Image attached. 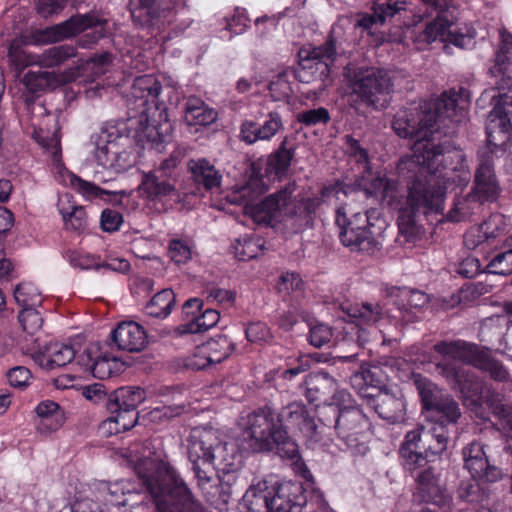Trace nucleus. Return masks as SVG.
<instances>
[{"label":"nucleus","mask_w":512,"mask_h":512,"mask_svg":"<svg viewBox=\"0 0 512 512\" xmlns=\"http://www.w3.org/2000/svg\"><path fill=\"white\" fill-rule=\"evenodd\" d=\"M296 189V184L289 182L259 203L247 205L246 213L255 223L271 226L294 218L306 220L319 203L316 199L300 198Z\"/></svg>","instance_id":"5"},{"label":"nucleus","mask_w":512,"mask_h":512,"mask_svg":"<svg viewBox=\"0 0 512 512\" xmlns=\"http://www.w3.org/2000/svg\"><path fill=\"white\" fill-rule=\"evenodd\" d=\"M198 487L206 498L207 502L216 508L228 504L232 491L231 486L226 482L214 479L210 473L199 476Z\"/></svg>","instance_id":"27"},{"label":"nucleus","mask_w":512,"mask_h":512,"mask_svg":"<svg viewBox=\"0 0 512 512\" xmlns=\"http://www.w3.org/2000/svg\"><path fill=\"white\" fill-rule=\"evenodd\" d=\"M77 350L73 345L65 343H50L43 351L33 354V360L46 370L64 367L71 363Z\"/></svg>","instance_id":"23"},{"label":"nucleus","mask_w":512,"mask_h":512,"mask_svg":"<svg viewBox=\"0 0 512 512\" xmlns=\"http://www.w3.org/2000/svg\"><path fill=\"white\" fill-rule=\"evenodd\" d=\"M76 56L77 49L72 45L53 46L44 50L41 54H36L34 65H38L41 68L58 67Z\"/></svg>","instance_id":"35"},{"label":"nucleus","mask_w":512,"mask_h":512,"mask_svg":"<svg viewBox=\"0 0 512 512\" xmlns=\"http://www.w3.org/2000/svg\"><path fill=\"white\" fill-rule=\"evenodd\" d=\"M110 498L107 500L113 506H127L131 505L130 497L137 493L135 483L130 480H120L108 487Z\"/></svg>","instance_id":"47"},{"label":"nucleus","mask_w":512,"mask_h":512,"mask_svg":"<svg viewBox=\"0 0 512 512\" xmlns=\"http://www.w3.org/2000/svg\"><path fill=\"white\" fill-rule=\"evenodd\" d=\"M270 494L266 482L252 485L242 498V506L246 512H270Z\"/></svg>","instance_id":"34"},{"label":"nucleus","mask_w":512,"mask_h":512,"mask_svg":"<svg viewBox=\"0 0 512 512\" xmlns=\"http://www.w3.org/2000/svg\"><path fill=\"white\" fill-rule=\"evenodd\" d=\"M485 447L483 443L476 440L468 443L462 449L464 468L473 478L495 482L502 477V472L490 463Z\"/></svg>","instance_id":"17"},{"label":"nucleus","mask_w":512,"mask_h":512,"mask_svg":"<svg viewBox=\"0 0 512 512\" xmlns=\"http://www.w3.org/2000/svg\"><path fill=\"white\" fill-rule=\"evenodd\" d=\"M296 119L305 126H315L319 124H327L330 121L329 111L324 107L308 109L297 113Z\"/></svg>","instance_id":"58"},{"label":"nucleus","mask_w":512,"mask_h":512,"mask_svg":"<svg viewBox=\"0 0 512 512\" xmlns=\"http://www.w3.org/2000/svg\"><path fill=\"white\" fill-rule=\"evenodd\" d=\"M456 21L446 22L435 16L432 21L426 24L425 28L414 36V41L418 44L429 45L437 40L441 42H449L456 46H463L464 36L456 35L452 30V26Z\"/></svg>","instance_id":"22"},{"label":"nucleus","mask_w":512,"mask_h":512,"mask_svg":"<svg viewBox=\"0 0 512 512\" xmlns=\"http://www.w3.org/2000/svg\"><path fill=\"white\" fill-rule=\"evenodd\" d=\"M18 318L23 330L29 334H34L43 324L40 313L34 307L22 308Z\"/></svg>","instance_id":"59"},{"label":"nucleus","mask_w":512,"mask_h":512,"mask_svg":"<svg viewBox=\"0 0 512 512\" xmlns=\"http://www.w3.org/2000/svg\"><path fill=\"white\" fill-rule=\"evenodd\" d=\"M217 118L214 109L209 108L201 99L190 97L184 108V122L188 126H207L213 123Z\"/></svg>","instance_id":"32"},{"label":"nucleus","mask_w":512,"mask_h":512,"mask_svg":"<svg viewBox=\"0 0 512 512\" xmlns=\"http://www.w3.org/2000/svg\"><path fill=\"white\" fill-rule=\"evenodd\" d=\"M305 501L301 484L290 481L282 482L271 489L270 512H300Z\"/></svg>","instance_id":"18"},{"label":"nucleus","mask_w":512,"mask_h":512,"mask_svg":"<svg viewBox=\"0 0 512 512\" xmlns=\"http://www.w3.org/2000/svg\"><path fill=\"white\" fill-rule=\"evenodd\" d=\"M345 311L358 325L364 326H372L382 317V308L378 303H356L347 306Z\"/></svg>","instance_id":"36"},{"label":"nucleus","mask_w":512,"mask_h":512,"mask_svg":"<svg viewBox=\"0 0 512 512\" xmlns=\"http://www.w3.org/2000/svg\"><path fill=\"white\" fill-rule=\"evenodd\" d=\"M487 269L492 274H512V236L501 242L499 252L491 258Z\"/></svg>","instance_id":"40"},{"label":"nucleus","mask_w":512,"mask_h":512,"mask_svg":"<svg viewBox=\"0 0 512 512\" xmlns=\"http://www.w3.org/2000/svg\"><path fill=\"white\" fill-rule=\"evenodd\" d=\"M25 41L22 39H14L8 49V57L17 69H24L27 66L34 65L36 54L28 53L23 49Z\"/></svg>","instance_id":"54"},{"label":"nucleus","mask_w":512,"mask_h":512,"mask_svg":"<svg viewBox=\"0 0 512 512\" xmlns=\"http://www.w3.org/2000/svg\"><path fill=\"white\" fill-rule=\"evenodd\" d=\"M282 129L281 115L276 111H271L262 123L252 120L244 121L241 125L240 137L245 143L251 145L258 141H269Z\"/></svg>","instance_id":"20"},{"label":"nucleus","mask_w":512,"mask_h":512,"mask_svg":"<svg viewBox=\"0 0 512 512\" xmlns=\"http://www.w3.org/2000/svg\"><path fill=\"white\" fill-rule=\"evenodd\" d=\"M263 247V241L260 238L244 237L235 241L232 252L238 260L247 261L258 257Z\"/></svg>","instance_id":"49"},{"label":"nucleus","mask_w":512,"mask_h":512,"mask_svg":"<svg viewBox=\"0 0 512 512\" xmlns=\"http://www.w3.org/2000/svg\"><path fill=\"white\" fill-rule=\"evenodd\" d=\"M496 150L504 152L506 148L500 149L488 142V146L480 149L478 152L473 197L481 202L494 201L500 194V186L494 171V153Z\"/></svg>","instance_id":"11"},{"label":"nucleus","mask_w":512,"mask_h":512,"mask_svg":"<svg viewBox=\"0 0 512 512\" xmlns=\"http://www.w3.org/2000/svg\"><path fill=\"white\" fill-rule=\"evenodd\" d=\"M425 6L423 15L414 16V24L420 23L424 17H439L446 22L456 21V8L453 0H421Z\"/></svg>","instance_id":"37"},{"label":"nucleus","mask_w":512,"mask_h":512,"mask_svg":"<svg viewBox=\"0 0 512 512\" xmlns=\"http://www.w3.org/2000/svg\"><path fill=\"white\" fill-rule=\"evenodd\" d=\"M220 315L214 309H206L201 315H197L194 320L179 327L181 333H200L206 331L217 324Z\"/></svg>","instance_id":"50"},{"label":"nucleus","mask_w":512,"mask_h":512,"mask_svg":"<svg viewBox=\"0 0 512 512\" xmlns=\"http://www.w3.org/2000/svg\"><path fill=\"white\" fill-rule=\"evenodd\" d=\"M334 33L335 30L333 29L324 44L308 50L305 59L323 63L325 68L328 69V67L335 61L337 55Z\"/></svg>","instance_id":"48"},{"label":"nucleus","mask_w":512,"mask_h":512,"mask_svg":"<svg viewBox=\"0 0 512 512\" xmlns=\"http://www.w3.org/2000/svg\"><path fill=\"white\" fill-rule=\"evenodd\" d=\"M335 223L341 243L351 251L374 253L380 249L379 237L371 230L374 225L365 213L352 212L346 204L341 205L336 209Z\"/></svg>","instance_id":"8"},{"label":"nucleus","mask_w":512,"mask_h":512,"mask_svg":"<svg viewBox=\"0 0 512 512\" xmlns=\"http://www.w3.org/2000/svg\"><path fill=\"white\" fill-rule=\"evenodd\" d=\"M141 8L146 9L149 15L160 11H169L185 7L184 0H138Z\"/></svg>","instance_id":"62"},{"label":"nucleus","mask_w":512,"mask_h":512,"mask_svg":"<svg viewBox=\"0 0 512 512\" xmlns=\"http://www.w3.org/2000/svg\"><path fill=\"white\" fill-rule=\"evenodd\" d=\"M472 366L487 372L493 380L498 382H506L510 378L505 366L482 348L479 349Z\"/></svg>","instance_id":"38"},{"label":"nucleus","mask_w":512,"mask_h":512,"mask_svg":"<svg viewBox=\"0 0 512 512\" xmlns=\"http://www.w3.org/2000/svg\"><path fill=\"white\" fill-rule=\"evenodd\" d=\"M141 189L151 200H161L168 198L173 202L180 201V193L175 188L173 181L160 178L150 173L143 175Z\"/></svg>","instance_id":"28"},{"label":"nucleus","mask_w":512,"mask_h":512,"mask_svg":"<svg viewBox=\"0 0 512 512\" xmlns=\"http://www.w3.org/2000/svg\"><path fill=\"white\" fill-rule=\"evenodd\" d=\"M377 370V367L361 365L360 370L353 373L350 378L352 387L357 391L363 400L365 394H375V392L378 390V388L375 386Z\"/></svg>","instance_id":"42"},{"label":"nucleus","mask_w":512,"mask_h":512,"mask_svg":"<svg viewBox=\"0 0 512 512\" xmlns=\"http://www.w3.org/2000/svg\"><path fill=\"white\" fill-rule=\"evenodd\" d=\"M399 292L402 302L400 309L407 311L411 309H419L428 303V296L421 291L401 289Z\"/></svg>","instance_id":"61"},{"label":"nucleus","mask_w":512,"mask_h":512,"mask_svg":"<svg viewBox=\"0 0 512 512\" xmlns=\"http://www.w3.org/2000/svg\"><path fill=\"white\" fill-rule=\"evenodd\" d=\"M14 298L22 308L35 307L41 303V295L32 283H21L14 290Z\"/></svg>","instance_id":"53"},{"label":"nucleus","mask_w":512,"mask_h":512,"mask_svg":"<svg viewBox=\"0 0 512 512\" xmlns=\"http://www.w3.org/2000/svg\"><path fill=\"white\" fill-rule=\"evenodd\" d=\"M459 497L475 507L486 508L489 506L492 493L478 482H468L460 486Z\"/></svg>","instance_id":"39"},{"label":"nucleus","mask_w":512,"mask_h":512,"mask_svg":"<svg viewBox=\"0 0 512 512\" xmlns=\"http://www.w3.org/2000/svg\"><path fill=\"white\" fill-rule=\"evenodd\" d=\"M81 65L71 67L68 70L56 73L54 71H29L23 78V83L31 93H38L47 88L70 83L78 77V70Z\"/></svg>","instance_id":"19"},{"label":"nucleus","mask_w":512,"mask_h":512,"mask_svg":"<svg viewBox=\"0 0 512 512\" xmlns=\"http://www.w3.org/2000/svg\"><path fill=\"white\" fill-rule=\"evenodd\" d=\"M494 323L499 325V349L503 353L512 352V321H507L503 317L489 318L483 328V331Z\"/></svg>","instance_id":"56"},{"label":"nucleus","mask_w":512,"mask_h":512,"mask_svg":"<svg viewBox=\"0 0 512 512\" xmlns=\"http://www.w3.org/2000/svg\"><path fill=\"white\" fill-rule=\"evenodd\" d=\"M188 169L196 184L202 185L206 190L218 188L222 176L215 166L205 158L190 160Z\"/></svg>","instance_id":"31"},{"label":"nucleus","mask_w":512,"mask_h":512,"mask_svg":"<svg viewBox=\"0 0 512 512\" xmlns=\"http://www.w3.org/2000/svg\"><path fill=\"white\" fill-rule=\"evenodd\" d=\"M497 100L488 115L486 127L487 142L500 149H505L512 138V78L502 76L497 82ZM496 99V95L492 96Z\"/></svg>","instance_id":"9"},{"label":"nucleus","mask_w":512,"mask_h":512,"mask_svg":"<svg viewBox=\"0 0 512 512\" xmlns=\"http://www.w3.org/2000/svg\"><path fill=\"white\" fill-rule=\"evenodd\" d=\"M294 149L287 147V138H285L280 147L268 159V167L277 175L285 174L294 156Z\"/></svg>","instance_id":"52"},{"label":"nucleus","mask_w":512,"mask_h":512,"mask_svg":"<svg viewBox=\"0 0 512 512\" xmlns=\"http://www.w3.org/2000/svg\"><path fill=\"white\" fill-rule=\"evenodd\" d=\"M240 462L241 456L235 444L221 442L218 439V443L211 455L209 467L212 466L214 469L223 473H230L238 469Z\"/></svg>","instance_id":"30"},{"label":"nucleus","mask_w":512,"mask_h":512,"mask_svg":"<svg viewBox=\"0 0 512 512\" xmlns=\"http://www.w3.org/2000/svg\"><path fill=\"white\" fill-rule=\"evenodd\" d=\"M506 223L503 215H492L484 221L475 231H470L465 237V243L469 248L480 245H492L499 235L505 232Z\"/></svg>","instance_id":"24"},{"label":"nucleus","mask_w":512,"mask_h":512,"mask_svg":"<svg viewBox=\"0 0 512 512\" xmlns=\"http://www.w3.org/2000/svg\"><path fill=\"white\" fill-rule=\"evenodd\" d=\"M480 347L464 340H444L433 346V350L443 357L473 365Z\"/></svg>","instance_id":"26"},{"label":"nucleus","mask_w":512,"mask_h":512,"mask_svg":"<svg viewBox=\"0 0 512 512\" xmlns=\"http://www.w3.org/2000/svg\"><path fill=\"white\" fill-rule=\"evenodd\" d=\"M203 346L208 353V360H210L212 364L221 363L234 349L233 343L225 335H218L211 338L204 343Z\"/></svg>","instance_id":"45"},{"label":"nucleus","mask_w":512,"mask_h":512,"mask_svg":"<svg viewBox=\"0 0 512 512\" xmlns=\"http://www.w3.org/2000/svg\"><path fill=\"white\" fill-rule=\"evenodd\" d=\"M72 196L64 194L59 198L58 211L62 215L67 228L80 231L87 225L86 212L83 207L71 202Z\"/></svg>","instance_id":"33"},{"label":"nucleus","mask_w":512,"mask_h":512,"mask_svg":"<svg viewBox=\"0 0 512 512\" xmlns=\"http://www.w3.org/2000/svg\"><path fill=\"white\" fill-rule=\"evenodd\" d=\"M218 433L212 428L196 427L192 429L187 444V455L192 463L196 478L210 473L209 462L218 443Z\"/></svg>","instance_id":"12"},{"label":"nucleus","mask_w":512,"mask_h":512,"mask_svg":"<svg viewBox=\"0 0 512 512\" xmlns=\"http://www.w3.org/2000/svg\"><path fill=\"white\" fill-rule=\"evenodd\" d=\"M308 414L305 405L301 402H292L281 409L278 415L277 424L287 428L299 429Z\"/></svg>","instance_id":"44"},{"label":"nucleus","mask_w":512,"mask_h":512,"mask_svg":"<svg viewBox=\"0 0 512 512\" xmlns=\"http://www.w3.org/2000/svg\"><path fill=\"white\" fill-rule=\"evenodd\" d=\"M112 343L127 352H139L147 345V334L143 327L134 321H124L111 331Z\"/></svg>","instance_id":"21"},{"label":"nucleus","mask_w":512,"mask_h":512,"mask_svg":"<svg viewBox=\"0 0 512 512\" xmlns=\"http://www.w3.org/2000/svg\"><path fill=\"white\" fill-rule=\"evenodd\" d=\"M305 396L310 403L326 402L337 388V381L324 371L310 373L304 382Z\"/></svg>","instance_id":"25"},{"label":"nucleus","mask_w":512,"mask_h":512,"mask_svg":"<svg viewBox=\"0 0 512 512\" xmlns=\"http://www.w3.org/2000/svg\"><path fill=\"white\" fill-rule=\"evenodd\" d=\"M364 401L389 424H397L405 420L407 404L400 391L378 389L375 394H365Z\"/></svg>","instance_id":"14"},{"label":"nucleus","mask_w":512,"mask_h":512,"mask_svg":"<svg viewBox=\"0 0 512 512\" xmlns=\"http://www.w3.org/2000/svg\"><path fill=\"white\" fill-rule=\"evenodd\" d=\"M100 21L92 14L75 15L57 25L40 30L34 35L35 44H51L73 37L96 26Z\"/></svg>","instance_id":"15"},{"label":"nucleus","mask_w":512,"mask_h":512,"mask_svg":"<svg viewBox=\"0 0 512 512\" xmlns=\"http://www.w3.org/2000/svg\"><path fill=\"white\" fill-rule=\"evenodd\" d=\"M59 128L57 127V122L54 123V130L45 131L42 128L39 130H35L33 136L37 143L49 154L52 156L55 162L59 161V157L61 154V142L60 136L58 134Z\"/></svg>","instance_id":"46"},{"label":"nucleus","mask_w":512,"mask_h":512,"mask_svg":"<svg viewBox=\"0 0 512 512\" xmlns=\"http://www.w3.org/2000/svg\"><path fill=\"white\" fill-rule=\"evenodd\" d=\"M110 397V413L114 414L121 409L137 410L146 399V393L139 386H126L111 391Z\"/></svg>","instance_id":"29"},{"label":"nucleus","mask_w":512,"mask_h":512,"mask_svg":"<svg viewBox=\"0 0 512 512\" xmlns=\"http://www.w3.org/2000/svg\"><path fill=\"white\" fill-rule=\"evenodd\" d=\"M120 365V361L116 357L107 354L97 355L92 374L99 379L109 378L119 371Z\"/></svg>","instance_id":"55"},{"label":"nucleus","mask_w":512,"mask_h":512,"mask_svg":"<svg viewBox=\"0 0 512 512\" xmlns=\"http://www.w3.org/2000/svg\"><path fill=\"white\" fill-rule=\"evenodd\" d=\"M176 302L171 289H163L156 293L145 307L146 314L155 318H166Z\"/></svg>","instance_id":"41"},{"label":"nucleus","mask_w":512,"mask_h":512,"mask_svg":"<svg viewBox=\"0 0 512 512\" xmlns=\"http://www.w3.org/2000/svg\"><path fill=\"white\" fill-rule=\"evenodd\" d=\"M111 392L102 383H94L83 388V396L96 403L102 404L110 412Z\"/></svg>","instance_id":"60"},{"label":"nucleus","mask_w":512,"mask_h":512,"mask_svg":"<svg viewBox=\"0 0 512 512\" xmlns=\"http://www.w3.org/2000/svg\"><path fill=\"white\" fill-rule=\"evenodd\" d=\"M65 258L74 268L87 269H100L99 259L78 251L69 250L65 254Z\"/></svg>","instance_id":"63"},{"label":"nucleus","mask_w":512,"mask_h":512,"mask_svg":"<svg viewBox=\"0 0 512 512\" xmlns=\"http://www.w3.org/2000/svg\"><path fill=\"white\" fill-rule=\"evenodd\" d=\"M137 474L158 512H208L167 463L146 461L137 466Z\"/></svg>","instance_id":"3"},{"label":"nucleus","mask_w":512,"mask_h":512,"mask_svg":"<svg viewBox=\"0 0 512 512\" xmlns=\"http://www.w3.org/2000/svg\"><path fill=\"white\" fill-rule=\"evenodd\" d=\"M67 181L69 185L76 190L79 194H81L86 199L92 200L95 198H102L104 194L106 195H117V192L109 191L102 189L95 185L93 182H89L81 179L75 174H69L67 176Z\"/></svg>","instance_id":"51"},{"label":"nucleus","mask_w":512,"mask_h":512,"mask_svg":"<svg viewBox=\"0 0 512 512\" xmlns=\"http://www.w3.org/2000/svg\"><path fill=\"white\" fill-rule=\"evenodd\" d=\"M245 335L249 342L256 344L267 343L272 339V333L269 327L262 322L248 324L245 329Z\"/></svg>","instance_id":"64"},{"label":"nucleus","mask_w":512,"mask_h":512,"mask_svg":"<svg viewBox=\"0 0 512 512\" xmlns=\"http://www.w3.org/2000/svg\"><path fill=\"white\" fill-rule=\"evenodd\" d=\"M415 384L423 409L427 412V418L432 425H441L450 431V427H453L461 416L458 403L426 378L419 377Z\"/></svg>","instance_id":"10"},{"label":"nucleus","mask_w":512,"mask_h":512,"mask_svg":"<svg viewBox=\"0 0 512 512\" xmlns=\"http://www.w3.org/2000/svg\"><path fill=\"white\" fill-rule=\"evenodd\" d=\"M277 420V413L268 406L242 417L240 427L243 442L252 452H270L276 449L282 458L298 459V445L289 437L283 425L277 424Z\"/></svg>","instance_id":"4"},{"label":"nucleus","mask_w":512,"mask_h":512,"mask_svg":"<svg viewBox=\"0 0 512 512\" xmlns=\"http://www.w3.org/2000/svg\"><path fill=\"white\" fill-rule=\"evenodd\" d=\"M468 100L455 90L444 92L430 101L412 102L394 115L392 128L401 138L410 139L412 154L401 158L397 170L407 182V198L397 219L399 232L406 241L421 233L418 216L442 213L446 187L439 167L447 147L440 141L442 128L459 123L466 117Z\"/></svg>","instance_id":"1"},{"label":"nucleus","mask_w":512,"mask_h":512,"mask_svg":"<svg viewBox=\"0 0 512 512\" xmlns=\"http://www.w3.org/2000/svg\"><path fill=\"white\" fill-rule=\"evenodd\" d=\"M449 432L448 428L441 425H431L430 428L418 425L408 431L399 449L403 468H421L431 462L429 456L442 454L447 449Z\"/></svg>","instance_id":"6"},{"label":"nucleus","mask_w":512,"mask_h":512,"mask_svg":"<svg viewBox=\"0 0 512 512\" xmlns=\"http://www.w3.org/2000/svg\"><path fill=\"white\" fill-rule=\"evenodd\" d=\"M335 430L348 448L365 449L363 440L370 430V422L358 408L341 409L335 420Z\"/></svg>","instance_id":"13"},{"label":"nucleus","mask_w":512,"mask_h":512,"mask_svg":"<svg viewBox=\"0 0 512 512\" xmlns=\"http://www.w3.org/2000/svg\"><path fill=\"white\" fill-rule=\"evenodd\" d=\"M500 37L501 42L496 53L495 64L490 68V73L494 77L503 75L508 65L512 63V35L501 31Z\"/></svg>","instance_id":"43"},{"label":"nucleus","mask_w":512,"mask_h":512,"mask_svg":"<svg viewBox=\"0 0 512 512\" xmlns=\"http://www.w3.org/2000/svg\"><path fill=\"white\" fill-rule=\"evenodd\" d=\"M415 480V496L421 501L442 506L448 501V495L439 475L430 463L415 470H406Z\"/></svg>","instance_id":"16"},{"label":"nucleus","mask_w":512,"mask_h":512,"mask_svg":"<svg viewBox=\"0 0 512 512\" xmlns=\"http://www.w3.org/2000/svg\"><path fill=\"white\" fill-rule=\"evenodd\" d=\"M161 90L162 85L154 75H142L134 80L130 96L134 100V108L140 109V118L137 121L130 118L127 123L104 129L92 136L94 156L99 165L117 173L123 172L132 166L133 161L131 154L125 149L121 150L120 146H127L131 137L141 140V133L148 140H156L153 135L155 126L148 123L147 111L149 106H158Z\"/></svg>","instance_id":"2"},{"label":"nucleus","mask_w":512,"mask_h":512,"mask_svg":"<svg viewBox=\"0 0 512 512\" xmlns=\"http://www.w3.org/2000/svg\"><path fill=\"white\" fill-rule=\"evenodd\" d=\"M344 76L352 93L367 105L375 106L393 90V76L385 68L349 64Z\"/></svg>","instance_id":"7"},{"label":"nucleus","mask_w":512,"mask_h":512,"mask_svg":"<svg viewBox=\"0 0 512 512\" xmlns=\"http://www.w3.org/2000/svg\"><path fill=\"white\" fill-rule=\"evenodd\" d=\"M168 255L175 264H186L192 258L191 243L183 239H172L168 245Z\"/></svg>","instance_id":"57"}]
</instances>
